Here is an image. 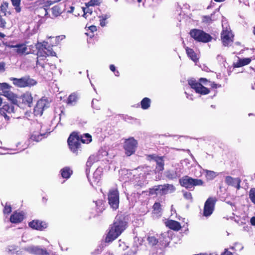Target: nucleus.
Returning <instances> with one entry per match:
<instances>
[{
	"instance_id": "obj_64",
	"label": "nucleus",
	"mask_w": 255,
	"mask_h": 255,
	"mask_svg": "<svg viewBox=\"0 0 255 255\" xmlns=\"http://www.w3.org/2000/svg\"><path fill=\"white\" fill-rule=\"evenodd\" d=\"M138 2L140 3L142 1V0H137Z\"/></svg>"
},
{
	"instance_id": "obj_57",
	"label": "nucleus",
	"mask_w": 255,
	"mask_h": 255,
	"mask_svg": "<svg viewBox=\"0 0 255 255\" xmlns=\"http://www.w3.org/2000/svg\"><path fill=\"white\" fill-rule=\"evenodd\" d=\"M250 222L252 225L255 226V217L254 216L251 218L250 220Z\"/></svg>"
},
{
	"instance_id": "obj_25",
	"label": "nucleus",
	"mask_w": 255,
	"mask_h": 255,
	"mask_svg": "<svg viewBox=\"0 0 255 255\" xmlns=\"http://www.w3.org/2000/svg\"><path fill=\"white\" fill-rule=\"evenodd\" d=\"M64 10V5L61 4L56 5L51 8L52 14L54 17H57L62 14Z\"/></svg>"
},
{
	"instance_id": "obj_33",
	"label": "nucleus",
	"mask_w": 255,
	"mask_h": 255,
	"mask_svg": "<svg viewBox=\"0 0 255 255\" xmlns=\"http://www.w3.org/2000/svg\"><path fill=\"white\" fill-rule=\"evenodd\" d=\"M151 104V100L149 98L145 97L140 102L141 107L143 110L148 109Z\"/></svg>"
},
{
	"instance_id": "obj_3",
	"label": "nucleus",
	"mask_w": 255,
	"mask_h": 255,
	"mask_svg": "<svg viewBox=\"0 0 255 255\" xmlns=\"http://www.w3.org/2000/svg\"><path fill=\"white\" fill-rule=\"evenodd\" d=\"M33 97L31 92L26 91L18 97L15 94L11 102L22 108H30L33 105Z\"/></svg>"
},
{
	"instance_id": "obj_48",
	"label": "nucleus",
	"mask_w": 255,
	"mask_h": 255,
	"mask_svg": "<svg viewBox=\"0 0 255 255\" xmlns=\"http://www.w3.org/2000/svg\"><path fill=\"white\" fill-rule=\"evenodd\" d=\"M100 4V0H90L88 3L89 6L99 5Z\"/></svg>"
},
{
	"instance_id": "obj_41",
	"label": "nucleus",
	"mask_w": 255,
	"mask_h": 255,
	"mask_svg": "<svg viewBox=\"0 0 255 255\" xmlns=\"http://www.w3.org/2000/svg\"><path fill=\"white\" fill-rule=\"evenodd\" d=\"M249 196L252 202L255 205V188H252L250 189Z\"/></svg>"
},
{
	"instance_id": "obj_47",
	"label": "nucleus",
	"mask_w": 255,
	"mask_h": 255,
	"mask_svg": "<svg viewBox=\"0 0 255 255\" xmlns=\"http://www.w3.org/2000/svg\"><path fill=\"white\" fill-rule=\"evenodd\" d=\"M202 22L205 23H210L212 21V18L211 16L204 15L202 17Z\"/></svg>"
},
{
	"instance_id": "obj_36",
	"label": "nucleus",
	"mask_w": 255,
	"mask_h": 255,
	"mask_svg": "<svg viewBox=\"0 0 255 255\" xmlns=\"http://www.w3.org/2000/svg\"><path fill=\"white\" fill-rule=\"evenodd\" d=\"M153 213L154 214H159L162 211L161 205L159 202H155L152 206Z\"/></svg>"
},
{
	"instance_id": "obj_43",
	"label": "nucleus",
	"mask_w": 255,
	"mask_h": 255,
	"mask_svg": "<svg viewBox=\"0 0 255 255\" xmlns=\"http://www.w3.org/2000/svg\"><path fill=\"white\" fill-rule=\"evenodd\" d=\"M206 177L209 179H214L216 176V173L213 171L207 170L206 171Z\"/></svg>"
},
{
	"instance_id": "obj_22",
	"label": "nucleus",
	"mask_w": 255,
	"mask_h": 255,
	"mask_svg": "<svg viewBox=\"0 0 255 255\" xmlns=\"http://www.w3.org/2000/svg\"><path fill=\"white\" fill-rule=\"evenodd\" d=\"M160 185L159 194L161 195H165L168 193H171L175 191V188L172 184H165Z\"/></svg>"
},
{
	"instance_id": "obj_56",
	"label": "nucleus",
	"mask_w": 255,
	"mask_h": 255,
	"mask_svg": "<svg viewBox=\"0 0 255 255\" xmlns=\"http://www.w3.org/2000/svg\"><path fill=\"white\" fill-rule=\"evenodd\" d=\"M89 28L92 32L97 30V27L95 25H91L89 27Z\"/></svg>"
},
{
	"instance_id": "obj_61",
	"label": "nucleus",
	"mask_w": 255,
	"mask_h": 255,
	"mask_svg": "<svg viewBox=\"0 0 255 255\" xmlns=\"http://www.w3.org/2000/svg\"><path fill=\"white\" fill-rule=\"evenodd\" d=\"M2 103V98L0 97V106H1V104Z\"/></svg>"
},
{
	"instance_id": "obj_58",
	"label": "nucleus",
	"mask_w": 255,
	"mask_h": 255,
	"mask_svg": "<svg viewBox=\"0 0 255 255\" xmlns=\"http://www.w3.org/2000/svg\"><path fill=\"white\" fill-rule=\"evenodd\" d=\"M5 35L2 33V32H0V38H4L5 37Z\"/></svg>"
},
{
	"instance_id": "obj_49",
	"label": "nucleus",
	"mask_w": 255,
	"mask_h": 255,
	"mask_svg": "<svg viewBox=\"0 0 255 255\" xmlns=\"http://www.w3.org/2000/svg\"><path fill=\"white\" fill-rule=\"evenodd\" d=\"M6 63L5 62H0V73H3L6 70Z\"/></svg>"
},
{
	"instance_id": "obj_31",
	"label": "nucleus",
	"mask_w": 255,
	"mask_h": 255,
	"mask_svg": "<svg viewBox=\"0 0 255 255\" xmlns=\"http://www.w3.org/2000/svg\"><path fill=\"white\" fill-rule=\"evenodd\" d=\"M60 172L62 177L66 179L69 178L73 173V171L69 167H65L62 168Z\"/></svg>"
},
{
	"instance_id": "obj_1",
	"label": "nucleus",
	"mask_w": 255,
	"mask_h": 255,
	"mask_svg": "<svg viewBox=\"0 0 255 255\" xmlns=\"http://www.w3.org/2000/svg\"><path fill=\"white\" fill-rule=\"evenodd\" d=\"M128 227V223L125 217L122 215H118L112 224L109 228L105 242L107 243L112 242L117 239Z\"/></svg>"
},
{
	"instance_id": "obj_16",
	"label": "nucleus",
	"mask_w": 255,
	"mask_h": 255,
	"mask_svg": "<svg viewBox=\"0 0 255 255\" xmlns=\"http://www.w3.org/2000/svg\"><path fill=\"white\" fill-rule=\"evenodd\" d=\"M26 251L29 253L34 255H49V253L45 249H42L38 246L28 247Z\"/></svg>"
},
{
	"instance_id": "obj_14",
	"label": "nucleus",
	"mask_w": 255,
	"mask_h": 255,
	"mask_svg": "<svg viewBox=\"0 0 255 255\" xmlns=\"http://www.w3.org/2000/svg\"><path fill=\"white\" fill-rule=\"evenodd\" d=\"M11 86L7 83H0V91H2V95L12 101L13 100L15 94L10 91Z\"/></svg>"
},
{
	"instance_id": "obj_6",
	"label": "nucleus",
	"mask_w": 255,
	"mask_h": 255,
	"mask_svg": "<svg viewBox=\"0 0 255 255\" xmlns=\"http://www.w3.org/2000/svg\"><path fill=\"white\" fill-rule=\"evenodd\" d=\"M189 34L192 38L198 42L207 43L212 39V37L209 34L198 29H191Z\"/></svg>"
},
{
	"instance_id": "obj_59",
	"label": "nucleus",
	"mask_w": 255,
	"mask_h": 255,
	"mask_svg": "<svg viewBox=\"0 0 255 255\" xmlns=\"http://www.w3.org/2000/svg\"><path fill=\"white\" fill-rule=\"evenodd\" d=\"M86 164H87V166H91V162L89 161V160H88L87 161Z\"/></svg>"
},
{
	"instance_id": "obj_8",
	"label": "nucleus",
	"mask_w": 255,
	"mask_h": 255,
	"mask_svg": "<svg viewBox=\"0 0 255 255\" xmlns=\"http://www.w3.org/2000/svg\"><path fill=\"white\" fill-rule=\"evenodd\" d=\"M108 203L113 210L119 208L120 203L119 192L117 188L109 190L108 193Z\"/></svg>"
},
{
	"instance_id": "obj_55",
	"label": "nucleus",
	"mask_w": 255,
	"mask_h": 255,
	"mask_svg": "<svg viewBox=\"0 0 255 255\" xmlns=\"http://www.w3.org/2000/svg\"><path fill=\"white\" fill-rule=\"evenodd\" d=\"M37 61H36V65H39V66H40L43 69H44L45 68V64H43V63H41L39 62L38 60V57H37Z\"/></svg>"
},
{
	"instance_id": "obj_10",
	"label": "nucleus",
	"mask_w": 255,
	"mask_h": 255,
	"mask_svg": "<svg viewBox=\"0 0 255 255\" xmlns=\"http://www.w3.org/2000/svg\"><path fill=\"white\" fill-rule=\"evenodd\" d=\"M234 35L230 29L223 28L221 33V40L225 47H228L234 42Z\"/></svg>"
},
{
	"instance_id": "obj_4",
	"label": "nucleus",
	"mask_w": 255,
	"mask_h": 255,
	"mask_svg": "<svg viewBox=\"0 0 255 255\" xmlns=\"http://www.w3.org/2000/svg\"><path fill=\"white\" fill-rule=\"evenodd\" d=\"M179 181L182 187L190 190H193L195 186L203 185L204 183L202 179L193 178L188 175L183 176Z\"/></svg>"
},
{
	"instance_id": "obj_34",
	"label": "nucleus",
	"mask_w": 255,
	"mask_h": 255,
	"mask_svg": "<svg viewBox=\"0 0 255 255\" xmlns=\"http://www.w3.org/2000/svg\"><path fill=\"white\" fill-rule=\"evenodd\" d=\"M12 6L14 7L15 11L19 13L21 11L20 6L21 0H10Z\"/></svg>"
},
{
	"instance_id": "obj_29",
	"label": "nucleus",
	"mask_w": 255,
	"mask_h": 255,
	"mask_svg": "<svg viewBox=\"0 0 255 255\" xmlns=\"http://www.w3.org/2000/svg\"><path fill=\"white\" fill-rule=\"evenodd\" d=\"M96 206V211L98 214L102 213L105 209V202L102 199H99L95 202Z\"/></svg>"
},
{
	"instance_id": "obj_7",
	"label": "nucleus",
	"mask_w": 255,
	"mask_h": 255,
	"mask_svg": "<svg viewBox=\"0 0 255 255\" xmlns=\"http://www.w3.org/2000/svg\"><path fill=\"white\" fill-rule=\"evenodd\" d=\"M9 80L12 82V83L16 87L18 88H25L31 87L35 85L37 82L29 76H25L20 78L10 77Z\"/></svg>"
},
{
	"instance_id": "obj_46",
	"label": "nucleus",
	"mask_w": 255,
	"mask_h": 255,
	"mask_svg": "<svg viewBox=\"0 0 255 255\" xmlns=\"http://www.w3.org/2000/svg\"><path fill=\"white\" fill-rule=\"evenodd\" d=\"M183 197L185 199L189 201H192L193 197L192 194L190 192L187 191H183Z\"/></svg>"
},
{
	"instance_id": "obj_15",
	"label": "nucleus",
	"mask_w": 255,
	"mask_h": 255,
	"mask_svg": "<svg viewBox=\"0 0 255 255\" xmlns=\"http://www.w3.org/2000/svg\"><path fill=\"white\" fill-rule=\"evenodd\" d=\"M14 106L9 104H4L0 108V114L4 117L6 120L12 117V114L14 113Z\"/></svg>"
},
{
	"instance_id": "obj_44",
	"label": "nucleus",
	"mask_w": 255,
	"mask_h": 255,
	"mask_svg": "<svg viewBox=\"0 0 255 255\" xmlns=\"http://www.w3.org/2000/svg\"><path fill=\"white\" fill-rule=\"evenodd\" d=\"M18 248L17 246L14 245L9 246L7 247V251L11 254L17 253L18 252Z\"/></svg>"
},
{
	"instance_id": "obj_53",
	"label": "nucleus",
	"mask_w": 255,
	"mask_h": 255,
	"mask_svg": "<svg viewBox=\"0 0 255 255\" xmlns=\"http://www.w3.org/2000/svg\"><path fill=\"white\" fill-rule=\"evenodd\" d=\"M211 88L212 89H217L221 86V85H218L216 83H215L214 82H211L210 84Z\"/></svg>"
},
{
	"instance_id": "obj_5",
	"label": "nucleus",
	"mask_w": 255,
	"mask_h": 255,
	"mask_svg": "<svg viewBox=\"0 0 255 255\" xmlns=\"http://www.w3.org/2000/svg\"><path fill=\"white\" fill-rule=\"evenodd\" d=\"M80 135L76 131L72 132L69 135L67 143L70 149L76 154H77L79 150H81V144Z\"/></svg>"
},
{
	"instance_id": "obj_40",
	"label": "nucleus",
	"mask_w": 255,
	"mask_h": 255,
	"mask_svg": "<svg viewBox=\"0 0 255 255\" xmlns=\"http://www.w3.org/2000/svg\"><path fill=\"white\" fill-rule=\"evenodd\" d=\"M44 110L36 105L34 108L33 113L36 116H41L43 114Z\"/></svg>"
},
{
	"instance_id": "obj_32",
	"label": "nucleus",
	"mask_w": 255,
	"mask_h": 255,
	"mask_svg": "<svg viewBox=\"0 0 255 255\" xmlns=\"http://www.w3.org/2000/svg\"><path fill=\"white\" fill-rule=\"evenodd\" d=\"M36 105L45 110L49 107V102L47 99L42 97L37 101Z\"/></svg>"
},
{
	"instance_id": "obj_11",
	"label": "nucleus",
	"mask_w": 255,
	"mask_h": 255,
	"mask_svg": "<svg viewBox=\"0 0 255 255\" xmlns=\"http://www.w3.org/2000/svg\"><path fill=\"white\" fill-rule=\"evenodd\" d=\"M217 199L216 197H210L205 201L203 209V215L208 217L212 215L214 211Z\"/></svg>"
},
{
	"instance_id": "obj_42",
	"label": "nucleus",
	"mask_w": 255,
	"mask_h": 255,
	"mask_svg": "<svg viewBox=\"0 0 255 255\" xmlns=\"http://www.w3.org/2000/svg\"><path fill=\"white\" fill-rule=\"evenodd\" d=\"M110 17V15H108V14H105V15H102L101 17V19L100 20V25L102 27H104L106 25V21Z\"/></svg>"
},
{
	"instance_id": "obj_52",
	"label": "nucleus",
	"mask_w": 255,
	"mask_h": 255,
	"mask_svg": "<svg viewBox=\"0 0 255 255\" xmlns=\"http://www.w3.org/2000/svg\"><path fill=\"white\" fill-rule=\"evenodd\" d=\"M53 3H54V2H53V0H47L44 2L43 6L48 7Z\"/></svg>"
},
{
	"instance_id": "obj_27",
	"label": "nucleus",
	"mask_w": 255,
	"mask_h": 255,
	"mask_svg": "<svg viewBox=\"0 0 255 255\" xmlns=\"http://www.w3.org/2000/svg\"><path fill=\"white\" fill-rule=\"evenodd\" d=\"M80 97L77 93H73L70 94L67 101V104L72 106L75 105L78 101Z\"/></svg>"
},
{
	"instance_id": "obj_2",
	"label": "nucleus",
	"mask_w": 255,
	"mask_h": 255,
	"mask_svg": "<svg viewBox=\"0 0 255 255\" xmlns=\"http://www.w3.org/2000/svg\"><path fill=\"white\" fill-rule=\"evenodd\" d=\"M208 82L210 83L205 78H201L198 81L194 79H190L188 80V83L191 88L194 89L196 93L202 95H207L210 92L209 89L203 85V84L206 85Z\"/></svg>"
},
{
	"instance_id": "obj_20",
	"label": "nucleus",
	"mask_w": 255,
	"mask_h": 255,
	"mask_svg": "<svg viewBox=\"0 0 255 255\" xmlns=\"http://www.w3.org/2000/svg\"><path fill=\"white\" fill-rule=\"evenodd\" d=\"M11 47L15 48V50L16 53L20 55H27L30 52L27 51V48L25 44H17L15 45H12Z\"/></svg>"
},
{
	"instance_id": "obj_63",
	"label": "nucleus",
	"mask_w": 255,
	"mask_h": 255,
	"mask_svg": "<svg viewBox=\"0 0 255 255\" xmlns=\"http://www.w3.org/2000/svg\"><path fill=\"white\" fill-rule=\"evenodd\" d=\"M230 249H231V250H234L235 249V247H233V246H232V247H231L230 248Z\"/></svg>"
},
{
	"instance_id": "obj_35",
	"label": "nucleus",
	"mask_w": 255,
	"mask_h": 255,
	"mask_svg": "<svg viewBox=\"0 0 255 255\" xmlns=\"http://www.w3.org/2000/svg\"><path fill=\"white\" fill-rule=\"evenodd\" d=\"M81 142L83 143H89L92 141V136L89 133H85L83 135H80Z\"/></svg>"
},
{
	"instance_id": "obj_28",
	"label": "nucleus",
	"mask_w": 255,
	"mask_h": 255,
	"mask_svg": "<svg viewBox=\"0 0 255 255\" xmlns=\"http://www.w3.org/2000/svg\"><path fill=\"white\" fill-rule=\"evenodd\" d=\"M9 3L7 1H3L0 5V11L4 16L11 15V12L8 11Z\"/></svg>"
},
{
	"instance_id": "obj_30",
	"label": "nucleus",
	"mask_w": 255,
	"mask_h": 255,
	"mask_svg": "<svg viewBox=\"0 0 255 255\" xmlns=\"http://www.w3.org/2000/svg\"><path fill=\"white\" fill-rule=\"evenodd\" d=\"M185 50L188 56L194 62H197L198 61L196 53L195 52L194 50L188 47H185Z\"/></svg>"
},
{
	"instance_id": "obj_17",
	"label": "nucleus",
	"mask_w": 255,
	"mask_h": 255,
	"mask_svg": "<svg viewBox=\"0 0 255 255\" xmlns=\"http://www.w3.org/2000/svg\"><path fill=\"white\" fill-rule=\"evenodd\" d=\"M28 226L33 229L42 231L47 228V224L45 222L41 220H33L28 223Z\"/></svg>"
},
{
	"instance_id": "obj_62",
	"label": "nucleus",
	"mask_w": 255,
	"mask_h": 255,
	"mask_svg": "<svg viewBox=\"0 0 255 255\" xmlns=\"http://www.w3.org/2000/svg\"><path fill=\"white\" fill-rule=\"evenodd\" d=\"M253 32L254 34L255 35V26L254 27Z\"/></svg>"
},
{
	"instance_id": "obj_54",
	"label": "nucleus",
	"mask_w": 255,
	"mask_h": 255,
	"mask_svg": "<svg viewBox=\"0 0 255 255\" xmlns=\"http://www.w3.org/2000/svg\"><path fill=\"white\" fill-rule=\"evenodd\" d=\"M221 255H233V254L231 252L228 251V249H225L224 252L222 253Z\"/></svg>"
},
{
	"instance_id": "obj_50",
	"label": "nucleus",
	"mask_w": 255,
	"mask_h": 255,
	"mask_svg": "<svg viewBox=\"0 0 255 255\" xmlns=\"http://www.w3.org/2000/svg\"><path fill=\"white\" fill-rule=\"evenodd\" d=\"M110 69L113 72H114L115 75L116 76H120V72L119 71L116 70V67L113 64H111L110 65Z\"/></svg>"
},
{
	"instance_id": "obj_13",
	"label": "nucleus",
	"mask_w": 255,
	"mask_h": 255,
	"mask_svg": "<svg viewBox=\"0 0 255 255\" xmlns=\"http://www.w3.org/2000/svg\"><path fill=\"white\" fill-rule=\"evenodd\" d=\"M137 142L133 137L129 138L125 142L124 148L126 151V154L128 156H130L133 154L137 147Z\"/></svg>"
},
{
	"instance_id": "obj_51",
	"label": "nucleus",
	"mask_w": 255,
	"mask_h": 255,
	"mask_svg": "<svg viewBox=\"0 0 255 255\" xmlns=\"http://www.w3.org/2000/svg\"><path fill=\"white\" fill-rule=\"evenodd\" d=\"M99 101L96 99H93L92 101V106L94 109L98 110L100 109V106L97 105L98 104Z\"/></svg>"
},
{
	"instance_id": "obj_12",
	"label": "nucleus",
	"mask_w": 255,
	"mask_h": 255,
	"mask_svg": "<svg viewBox=\"0 0 255 255\" xmlns=\"http://www.w3.org/2000/svg\"><path fill=\"white\" fill-rule=\"evenodd\" d=\"M50 133V131H49L46 126H41L39 131H34L31 135L30 139L32 141L39 142L46 137Z\"/></svg>"
},
{
	"instance_id": "obj_21",
	"label": "nucleus",
	"mask_w": 255,
	"mask_h": 255,
	"mask_svg": "<svg viewBox=\"0 0 255 255\" xmlns=\"http://www.w3.org/2000/svg\"><path fill=\"white\" fill-rule=\"evenodd\" d=\"M165 224L167 228L175 231H179L182 228L179 222L173 220H167Z\"/></svg>"
},
{
	"instance_id": "obj_24",
	"label": "nucleus",
	"mask_w": 255,
	"mask_h": 255,
	"mask_svg": "<svg viewBox=\"0 0 255 255\" xmlns=\"http://www.w3.org/2000/svg\"><path fill=\"white\" fill-rule=\"evenodd\" d=\"M24 219V215L22 213L14 212L10 216V221L12 223H19L21 222Z\"/></svg>"
},
{
	"instance_id": "obj_9",
	"label": "nucleus",
	"mask_w": 255,
	"mask_h": 255,
	"mask_svg": "<svg viewBox=\"0 0 255 255\" xmlns=\"http://www.w3.org/2000/svg\"><path fill=\"white\" fill-rule=\"evenodd\" d=\"M147 158L148 160H154L156 163L154 172L155 173H161L164 170V156H159L155 154H149L147 155Z\"/></svg>"
},
{
	"instance_id": "obj_60",
	"label": "nucleus",
	"mask_w": 255,
	"mask_h": 255,
	"mask_svg": "<svg viewBox=\"0 0 255 255\" xmlns=\"http://www.w3.org/2000/svg\"><path fill=\"white\" fill-rule=\"evenodd\" d=\"M215 1L217 2H221L225 1V0H214Z\"/></svg>"
},
{
	"instance_id": "obj_38",
	"label": "nucleus",
	"mask_w": 255,
	"mask_h": 255,
	"mask_svg": "<svg viewBox=\"0 0 255 255\" xmlns=\"http://www.w3.org/2000/svg\"><path fill=\"white\" fill-rule=\"evenodd\" d=\"M180 174L177 175L176 172H173L171 171H167L166 172V176L167 178L170 179H173L176 178L177 177H179Z\"/></svg>"
},
{
	"instance_id": "obj_37",
	"label": "nucleus",
	"mask_w": 255,
	"mask_h": 255,
	"mask_svg": "<svg viewBox=\"0 0 255 255\" xmlns=\"http://www.w3.org/2000/svg\"><path fill=\"white\" fill-rule=\"evenodd\" d=\"M161 185H158L149 189V194L151 195H157L159 193Z\"/></svg>"
},
{
	"instance_id": "obj_26",
	"label": "nucleus",
	"mask_w": 255,
	"mask_h": 255,
	"mask_svg": "<svg viewBox=\"0 0 255 255\" xmlns=\"http://www.w3.org/2000/svg\"><path fill=\"white\" fill-rule=\"evenodd\" d=\"M102 175V172L101 170L97 169L93 173V176L89 180L95 184H98L101 180Z\"/></svg>"
},
{
	"instance_id": "obj_23",
	"label": "nucleus",
	"mask_w": 255,
	"mask_h": 255,
	"mask_svg": "<svg viewBox=\"0 0 255 255\" xmlns=\"http://www.w3.org/2000/svg\"><path fill=\"white\" fill-rule=\"evenodd\" d=\"M253 58H239L237 62L234 63L233 67L234 68H240L246 65H249L252 61Z\"/></svg>"
},
{
	"instance_id": "obj_19",
	"label": "nucleus",
	"mask_w": 255,
	"mask_h": 255,
	"mask_svg": "<svg viewBox=\"0 0 255 255\" xmlns=\"http://www.w3.org/2000/svg\"><path fill=\"white\" fill-rule=\"evenodd\" d=\"M225 182L228 186H231L239 190L241 188V180L240 178H233L228 176L225 178Z\"/></svg>"
},
{
	"instance_id": "obj_45",
	"label": "nucleus",
	"mask_w": 255,
	"mask_h": 255,
	"mask_svg": "<svg viewBox=\"0 0 255 255\" xmlns=\"http://www.w3.org/2000/svg\"><path fill=\"white\" fill-rule=\"evenodd\" d=\"M12 210L11 206L10 204H7V203L5 204V206L4 207L3 210V213L4 214H9L11 213Z\"/></svg>"
},
{
	"instance_id": "obj_18",
	"label": "nucleus",
	"mask_w": 255,
	"mask_h": 255,
	"mask_svg": "<svg viewBox=\"0 0 255 255\" xmlns=\"http://www.w3.org/2000/svg\"><path fill=\"white\" fill-rule=\"evenodd\" d=\"M37 48L38 49L37 53L38 56L46 57L49 55L52 56L56 55L55 52L48 50L45 45L39 44V46H37Z\"/></svg>"
},
{
	"instance_id": "obj_39",
	"label": "nucleus",
	"mask_w": 255,
	"mask_h": 255,
	"mask_svg": "<svg viewBox=\"0 0 255 255\" xmlns=\"http://www.w3.org/2000/svg\"><path fill=\"white\" fill-rule=\"evenodd\" d=\"M147 240L149 244L152 246L156 245L158 243L157 239L154 236L148 237Z\"/></svg>"
}]
</instances>
